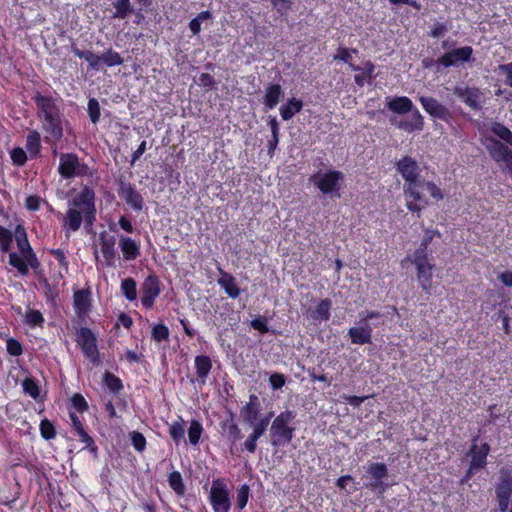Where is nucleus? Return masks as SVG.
Listing matches in <instances>:
<instances>
[{"label": "nucleus", "instance_id": "obj_49", "mask_svg": "<svg viewBox=\"0 0 512 512\" xmlns=\"http://www.w3.org/2000/svg\"><path fill=\"white\" fill-rule=\"evenodd\" d=\"M411 262L415 264L430 262L428 254V246H422L420 243L419 247L415 250L413 256L410 258Z\"/></svg>", "mask_w": 512, "mask_h": 512}, {"label": "nucleus", "instance_id": "obj_33", "mask_svg": "<svg viewBox=\"0 0 512 512\" xmlns=\"http://www.w3.org/2000/svg\"><path fill=\"white\" fill-rule=\"evenodd\" d=\"M348 335L353 344L364 345L372 343V334L365 328L351 327Z\"/></svg>", "mask_w": 512, "mask_h": 512}, {"label": "nucleus", "instance_id": "obj_32", "mask_svg": "<svg viewBox=\"0 0 512 512\" xmlns=\"http://www.w3.org/2000/svg\"><path fill=\"white\" fill-rule=\"evenodd\" d=\"M71 50L75 56L80 59H85L89 63L91 69L97 71L100 70V55H97L90 50H80L75 45H72Z\"/></svg>", "mask_w": 512, "mask_h": 512}, {"label": "nucleus", "instance_id": "obj_31", "mask_svg": "<svg viewBox=\"0 0 512 512\" xmlns=\"http://www.w3.org/2000/svg\"><path fill=\"white\" fill-rule=\"evenodd\" d=\"M488 150L491 157L497 162H504L512 154L511 149L497 140H492V145L488 147Z\"/></svg>", "mask_w": 512, "mask_h": 512}, {"label": "nucleus", "instance_id": "obj_45", "mask_svg": "<svg viewBox=\"0 0 512 512\" xmlns=\"http://www.w3.org/2000/svg\"><path fill=\"white\" fill-rule=\"evenodd\" d=\"M184 434L185 429L183 420L181 418L179 421H175L169 426V435L176 444H178L181 440L184 439Z\"/></svg>", "mask_w": 512, "mask_h": 512}, {"label": "nucleus", "instance_id": "obj_13", "mask_svg": "<svg viewBox=\"0 0 512 512\" xmlns=\"http://www.w3.org/2000/svg\"><path fill=\"white\" fill-rule=\"evenodd\" d=\"M141 303L147 308L151 309L154 306L156 298L160 295V282L157 276L149 275L144 280L142 287Z\"/></svg>", "mask_w": 512, "mask_h": 512}, {"label": "nucleus", "instance_id": "obj_2", "mask_svg": "<svg viewBox=\"0 0 512 512\" xmlns=\"http://www.w3.org/2000/svg\"><path fill=\"white\" fill-rule=\"evenodd\" d=\"M32 100L37 106V115L42 123V129L46 133L45 138L53 142L61 140L63 137L61 98L36 91Z\"/></svg>", "mask_w": 512, "mask_h": 512}, {"label": "nucleus", "instance_id": "obj_14", "mask_svg": "<svg viewBox=\"0 0 512 512\" xmlns=\"http://www.w3.org/2000/svg\"><path fill=\"white\" fill-rule=\"evenodd\" d=\"M473 49L471 46H464L451 50L442 55L436 63L444 67L456 66L459 63L469 62L472 58Z\"/></svg>", "mask_w": 512, "mask_h": 512}, {"label": "nucleus", "instance_id": "obj_15", "mask_svg": "<svg viewBox=\"0 0 512 512\" xmlns=\"http://www.w3.org/2000/svg\"><path fill=\"white\" fill-rule=\"evenodd\" d=\"M16 242L20 254L25 258V260L30 265V268L37 269L40 266V262L34 253L32 247L29 244L27 239L26 232L22 226H17L16 228Z\"/></svg>", "mask_w": 512, "mask_h": 512}, {"label": "nucleus", "instance_id": "obj_8", "mask_svg": "<svg viewBox=\"0 0 512 512\" xmlns=\"http://www.w3.org/2000/svg\"><path fill=\"white\" fill-rule=\"evenodd\" d=\"M75 341L80 346L84 356L94 365L100 363V353L97 346V338L94 332L87 327H80L76 330Z\"/></svg>", "mask_w": 512, "mask_h": 512}, {"label": "nucleus", "instance_id": "obj_16", "mask_svg": "<svg viewBox=\"0 0 512 512\" xmlns=\"http://www.w3.org/2000/svg\"><path fill=\"white\" fill-rule=\"evenodd\" d=\"M119 197L135 211H142L144 199L137 189L129 182H121L118 189Z\"/></svg>", "mask_w": 512, "mask_h": 512}, {"label": "nucleus", "instance_id": "obj_17", "mask_svg": "<svg viewBox=\"0 0 512 512\" xmlns=\"http://www.w3.org/2000/svg\"><path fill=\"white\" fill-rule=\"evenodd\" d=\"M420 103L423 109L433 118L440 119L445 122H449L452 118L450 110L440 103L438 100L432 97H420Z\"/></svg>", "mask_w": 512, "mask_h": 512}, {"label": "nucleus", "instance_id": "obj_1", "mask_svg": "<svg viewBox=\"0 0 512 512\" xmlns=\"http://www.w3.org/2000/svg\"><path fill=\"white\" fill-rule=\"evenodd\" d=\"M96 194L90 186H84L68 201V208L62 217V229L68 237L77 232L82 224L91 228L96 221Z\"/></svg>", "mask_w": 512, "mask_h": 512}, {"label": "nucleus", "instance_id": "obj_58", "mask_svg": "<svg viewBox=\"0 0 512 512\" xmlns=\"http://www.w3.org/2000/svg\"><path fill=\"white\" fill-rule=\"evenodd\" d=\"M78 436L80 438V441L85 444V448L89 449V451L93 454H96L98 451V448L93 440L92 437L88 435V433L84 430L79 431Z\"/></svg>", "mask_w": 512, "mask_h": 512}, {"label": "nucleus", "instance_id": "obj_59", "mask_svg": "<svg viewBox=\"0 0 512 512\" xmlns=\"http://www.w3.org/2000/svg\"><path fill=\"white\" fill-rule=\"evenodd\" d=\"M6 349L11 356H20L23 353L21 343L15 338L6 341Z\"/></svg>", "mask_w": 512, "mask_h": 512}, {"label": "nucleus", "instance_id": "obj_60", "mask_svg": "<svg viewBox=\"0 0 512 512\" xmlns=\"http://www.w3.org/2000/svg\"><path fill=\"white\" fill-rule=\"evenodd\" d=\"M71 404L73 408H75L80 413H83L88 410V404L85 398L79 393L73 395V397L71 398Z\"/></svg>", "mask_w": 512, "mask_h": 512}, {"label": "nucleus", "instance_id": "obj_7", "mask_svg": "<svg viewBox=\"0 0 512 512\" xmlns=\"http://www.w3.org/2000/svg\"><path fill=\"white\" fill-rule=\"evenodd\" d=\"M58 172L64 179L92 176L89 166L81 162L78 156L73 153H63L60 155Z\"/></svg>", "mask_w": 512, "mask_h": 512}, {"label": "nucleus", "instance_id": "obj_48", "mask_svg": "<svg viewBox=\"0 0 512 512\" xmlns=\"http://www.w3.org/2000/svg\"><path fill=\"white\" fill-rule=\"evenodd\" d=\"M104 382L113 393H119L123 389L121 380L110 372L104 374Z\"/></svg>", "mask_w": 512, "mask_h": 512}, {"label": "nucleus", "instance_id": "obj_24", "mask_svg": "<svg viewBox=\"0 0 512 512\" xmlns=\"http://www.w3.org/2000/svg\"><path fill=\"white\" fill-rule=\"evenodd\" d=\"M119 247L125 261H133L140 255V244L131 237L121 235Z\"/></svg>", "mask_w": 512, "mask_h": 512}, {"label": "nucleus", "instance_id": "obj_38", "mask_svg": "<svg viewBox=\"0 0 512 512\" xmlns=\"http://www.w3.org/2000/svg\"><path fill=\"white\" fill-rule=\"evenodd\" d=\"M382 317V314L378 311H368L366 313L359 314V321L356 323L357 328H365L369 330L370 334L373 332V326L370 323L373 319H379Z\"/></svg>", "mask_w": 512, "mask_h": 512}, {"label": "nucleus", "instance_id": "obj_56", "mask_svg": "<svg viewBox=\"0 0 512 512\" xmlns=\"http://www.w3.org/2000/svg\"><path fill=\"white\" fill-rule=\"evenodd\" d=\"M10 157L13 164L23 166L27 161V154L24 149L17 147L10 152Z\"/></svg>", "mask_w": 512, "mask_h": 512}, {"label": "nucleus", "instance_id": "obj_50", "mask_svg": "<svg viewBox=\"0 0 512 512\" xmlns=\"http://www.w3.org/2000/svg\"><path fill=\"white\" fill-rule=\"evenodd\" d=\"M87 111L92 123L96 124L101 116L100 105L96 98H90L88 101Z\"/></svg>", "mask_w": 512, "mask_h": 512}, {"label": "nucleus", "instance_id": "obj_39", "mask_svg": "<svg viewBox=\"0 0 512 512\" xmlns=\"http://www.w3.org/2000/svg\"><path fill=\"white\" fill-rule=\"evenodd\" d=\"M9 264L13 266L21 275H27L29 273L30 265L22 255H18L15 252L9 254Z\"/></svg>", "mask_w": 512, "mask_h": 512}, {"label": "nucleus", "instance_id": "obj_26", "mask_svg": "<svg viewBox=\"0 0 512 512\" xmlns=\"http://www.w3.org/2000/svg\"><path fill=\"white\" fill-rule=\"evenodd\" d=\"M387 108L393 113L404 115L416 109L410 98L406 96L388 98Z\"/></svg>", "mask_w": 512, "mask_h": 512}, {"label": "nucleus", "instance_id": "obj_54", "mask_svg": "<svg viewBox=\"0 0 512 512\" xmlns=\"http://www.w3.org/2000/svg\"><path fill=\"white\" fill-rule=\"evenodd\" d=\"M224 427L227 432V437L232 443H235L239 439H241V437H242L241 431L236 423L231 421L230 423L225 424Z\"/></svg>", "mask_w": 512, "mask_h": 512}, {"label": "nucleus", "instance_id": "obj_6", "mask_svg": "<svg viewBox=\"0 0 512 512\" xmlns=\"http://www.w3.org/2000/svg\"><path fill=\"white\" fill-rule=\"evenodd\" d=\"M397 171L401 174L405 180L404 194L406 196H416L419 198L416 188L417 183L421 180L419 178V166L418 163L411 157L405 156L401 158L397 164Z\"/></svg>", "mask_w": 512, "mask_h": 512}, {"label": "nucleus", "instance_id": "obj_46", "mask_svg": "<svg viewBox=\"0 0 512 512\" xmlns=\"http://www.w3.org/2000/svg\"><path fill=\"white\" fill-rule=\"evenodd\" d=\"M202 432V424L197 420H192L188 429L189 442L192 445H197L199 443Z\"/></svg>", "mask_w": 512, "mask_h": 512}, {"label": "nucleus", "instance_id": "obj_4", "mask_svg": "<svg viewBox=\"0 0 512 512\" xmlns=\"http://www.w3.org/2000/svg\"><path fill=\"white\" fill-rule=\"evenodd\" d=\"M344 178L341 171L330 169L314 173L310 176L309 181L323 194L339 198Z\"/></svg>", "mask_w": 512, "mask_h": 512}, {"label": "nucleus", "instance_id": "obj_44", "mask_svg": "<svg viewBox=\"0 0 512 512\" xmlns=\"http://www.w3.org/2000/svg\"><path fill=\"white\" fill-rule=\"evenodd\" d=\"M23 391L32 397L34 400H37L40 396V389L37 383V380L31 377L24 379L22 383Z\"/></svg>", "mask_w": 512, "mask_h": 512}, {"label": "nucleus", "instance_id": "obj_9", "mask_svg": "<svg viewBox=\"0 0 512 512\" xmlns=\"http://www.w3.org/2000/svg\"><path fill=\"white\" fill-rule=\"evenodd\" d=\"M209 501L214 512H229L231 500L227 485L221 479L212 482Z\"/></svg>", "mask_w": 512, "mask_h": 512}, {"label": "nucleus", "instance_id": "obj_25", "mask_svg": "<svg viewBox=\"0 0 512 512\" xmlns=\"http://www.w3.org/2000/svg\"><path fill=\"white\" fill-rule=\"evenodd\" d=\"M221 277L217 280L218 285L224 289L225 293L230 298H237L240 295V288L237 285L235 277L225 272L223 269L218 268Z\"/></svg>", "mask_w": 512, "mask_h": 512}, {"label": "nucleus", "instance_id": "obj_63", "mask_svg": "<svg viewBox=\"0 0 512 512\" xmlns=\"http://www.w3.org/2000/svg\"><path fill=\"white\" fill-rule=\"evenodd\" d=\"M448 29L449 28L445 23L437 22L429 32V35L433 38H439L442 37Z\"/></svg>", "mask_w": 512, "mask_h": 512}, {"label": "nucleus", "instance_id": "obj_20", "mask_svg": "<svg viewBox=\"0 0 512 512\" xmlns=\"http://www.w3.org/2000/svg\"><path fill=\"white\" fill-rule=\"evenodd\" d=\"M248 426L252 428V432L245 440L244 448L249 453H254L257 448L258 439L264 435L269 426V417H261L258 419L257 423L249 424Z\"/></svg>", "mask_w": 512, "mask_h": 512}, {"label": "nucleus", "instance_id": "obj_55", "mask_svg": "<svg viewBox=\"0 0 512 512\" xmlns=\"http://www.w3.org/2000/svg\"><path fill=\"white\" fill-rule=\"evenodd\" d=\"M12 243V233L0 226V249L3 251V252H7L10 248V245Z\"/></svg>", "mask_w": 512, "mask_h": 512}, {"label": "nucleus", "instance_id": "obj_11", "mask_svg": "<svg viewBox=\"0 0 512 512\" xmlns=\"http://www.w3.org/2000/svg\"><path fill=\"white\" fill-rule=\"evenodd\" d=\"M496 497L501 512H506L509 507L512 494V470L502 468L500 470V481L495 488Z\"/></svg>", "mask_w": 512, "mask_h": 512}, {"label": "nucleus", "instance_id": "obj_52", "mask_svg": "<svg viewBox=\"0 0 512 512\" xmlns=\"http://www.w3.org/2000/svg\"><path fill=\"white\" fill-rule=\"evenodd\" d=\"M39 428H40L41 436L45 440H50V439L55 438V436H56L55 427L52 424V422H50L48 419H43L40 422V427Z\"/></svg>", "mask_w": 512, "mask_h": 512}, {"label": "nucleus", "instance_id": "obj_53", "mask_svg": "<svg viewBox=\"0 0 512 512\" xmlns=\"http://www.w3.org/2000/svg\"><path fill=\"white\" fill-rule=\"evenodd\" d=\"M130 439L134 449L137 452H143L146 449V439L144 435L138 431H132L130 433Z\"/></svg>", "mask_w": 512, "mask_h": 512}, {"label": "nucleus", "instance_id": "obj_62", "mask_svg": "<svg viewBox=\"0 0 512 512\" xmlns=\"http://www.w3.org/2000/svg\"><path fill=\"white\" fill-rule=\"evenodd\" d=\"M273 7L281 14H287L291 8L290 0H270Z\"/></svg>", "mask_w": 512, "mask_h": 512}, {"label": "nucleus", "instance_id": "obj_47", "mask_svg": "<svg viewBox=\"0 0 512 512\" xmlns=\"http://www.w3.org/2000/svg\"><path fill=\"white\" fill-rule=\"evenodd\" d=\"M170 335L169 329L165 324H155L151 331L152 339L158 343L168 340Z\"/></svg>", "mask_w": 512, "mask_h": 512}, {"label": "nucleus", "instance_id": "obj_41", "mask_svg": "<svg viewBox=\"0 0 512 512\" xmlns=\"http://www.w3.org/2000/svg\"><path fill=\"white\" fill-rule=\"evenodd\" d=\"M122 63L123 58L121 55L112 49H108L100 55V65L105 64L108 67H113L121 65Z\"/></svg>", "mask_w": 512, "mask_h": 512}, {"label": "nucleus", "instance_id": "obj_19", "mask_svg": "<svg viewBox=\"0 0 512 512\" xmlns=\"http://www.w3.org/2000/svg\"><path fill=\"white\" fill-rule=\"evenodd\" d=\"M261 403L257 395L251 394L249 401L240 409V417L244 424H255L260 417Z\"/></svg>", "mask_w": 512, "mask_h": 512}, {"label": "nucleus", "instance_id": "obj_61", "mask_svg": "<svg viewBox=\"0 0 512 512\" xmlns=\"http://www.w3.org/2000/svg\"><path fill=\"white\" fill-rule=\"evenodd\" d=\"M269 382L272 389L277 390L282 388L285 385L286 379L285 376L281 373H273L269 377Z\"/></svg>", "mask_w": 512, "mask_h": 512}, {"label": "nucleus", "instance_id": "obj_30", "mask_svg": "<svg viewBox=\"0 0 512 512\" xmlns=\"http://www.w3.org/2000/svg\"><path fill=\"white\" fill-rule=\"evenodd\" d=\"M303 108V102L296 98H290L285 104L280 106V115L283 120H290L295 114L300 112Z\"/></svg>", "mask_w": 512, "mask_h": 512}, {"label": "nucleus", "instance_id": "obj_29", "mask_svg": "<svg viewBox=\"0 0 512 512\" xmlns=\"http://www.w3.org/2000/svg\"><path fill=\"white\" fill-rule=\"evenodd\" d=\"M331 306L332 302L330 299H323L318 303V305L315 308L308 310L309 317L314 322L327 321L330 318Z\"/></svg>", "mask_w": 512, "mask_h": 512}, {"label": "nucleus", "instance_id": "obj_51", "mask_svg": "<svg viewBox=\"0 0 512 512\" xmlns=\"http://www.w3.org/2000/svg\"><path fill=\"white\" fill-rule=\"evenodd\" d=\"M26 323L31 326H42L44 323V317L39 310L29 309L25 315Z\"/></svg>", "mask_w": 512, "mask_h": 512}, {"label": "nucleus", "instance_id": "obj_22", "mask_svg": "<svg viewBox=\"0 0 512 512\" xmlns=\"http://www.w3.org/2000/svg\"><path fill=\"white\" fill-rule=\"evenodd\" d=\"M490 451V446L488 443H483L480 447L476 444H473L470 449L471 454V462H470V471L482 469L486 466V458Z\"/></svg>", "mask_w": 512, "mask_h": 512}, {"label": "nucleus", "instance_id": "obj_5", "mask_svg": "<svg viewBox=\"0 0 512 512\" xmlns=\"http://www.w3.org/2000/svg\"><path fill=\"white\" fill-rule=\"evenodd\" d=\"M416 186V192L419 198L416 196H406L407 208L411 212H420L428 205L425 192L429 193V195L437 201L444 197L440 188L432 181L420 180Z\"/></svg>", "mask_w": 512, "mask_h": 512}, {"label": "nucleus", "instance_id": "obj_27", "mask_svg": "<svg viewBox=\"0 0 512 512\" xmlns=\"http://www.w3.org/2000/svg\"><path fill=\"white\" fill-rule=\"evenodd\" d=\"M283 97V90L279 84H270L266 87L263 97V103L266 109H273Z\"/></svg>", "mask_w": 512, "mask_h": 512}, {"label": "nucleus", "instance_id": "obj_34", "mask_svg": "<svg viewBox=\"0 0 512 512\" xmlns=\"http://www.w3.org/2000/svg\"><path fill=\"white\" fill-rule=\"evenodd\" d=\"M366 477L376 479L377 481L388 477V468L384 463L371 462L366 467Z\"/></svg>", "mask_w": 512, "mask_h": 512}, {"label": "nucleus", "instance_id": "obj_37", "mask_svg": "<svg viewBox=\"0 0 512 512\" xmlns=\"http://www.w3.org/2000/svg\"><path fill=\"white\" fill-rule=\"evenodd\" d=\"M268 124L271 129L272 136H271V139H269L267 146H268V153L270 155H272L279 143V123H278L276 117L270 116Z\"/></svg>", "mask_w": 512, "mask_h": 512}, {"label": "nucleus", "instance_id": "obj_28", "mask_svg": "<svg viewBox=\"0 0 512 512\" xmlns=\"http://www.w3.org/2000/svg\"><path fill=\"white\" fill-rule=\"evenodd\" d=\"M90 292L78 290L74 293V309L79 317H85L90 310Z\"/></svg>", "mask_w": 512, "mask_h": 512}, {"label": "nucleus", "instance_id": "obj_42", "mask_svg": "<svg viewBox=\"0 0 512 512\" xmlns=\"http://www.w3.org/2000/svg\"><path fill=\"white\" fill-rule=\"evenodd\" d=\"M491 131L502 141L512 146V131L508 129L504 124L499 122L494 123L491 127Z\"/></svg>", "mask_w": 512, "mask_h": 512}, {"label": "nucleus", "instance_id": "obj_21", "mask_svg": "<svg viewBox=\"0 0 512 512\" xmlns=\"http://www.w3.org/2000/svg\"><path fill=\"white\" fill-rule=\"evenodd\" d=\"M197 378L192 380L196 382L200 387L204 386L207 382L208 375L212 369V361L209 356L198 355L194 360Z\"/></svg>", "mask_w": 512, "mask_h": 512}, {"label": "nucleus", "instance_id": "obj_23", "mask_svg": "<svg viewBox=\"0 0 512 512\" xmlns=\"http://www.w3.org/2000/svg\"><path fill=\"white\" fill-rule=\"evenodd\" d=\"M415 266L417 269V279L420 284V287L427 294H430L434 264L430 261V262L415 264Z\"/></svg>", "mask_w": 512, "mask_h": 512}, {"label": "nucleus", "instance_id": "obj_43", "mask_svg": "<svg viewBox=\"0 0 512 512\" xmlns=\"http://www.w3.org/2000/svg\"><path fill=\"white\" fill-rule=\"evenodd\" d=\"M113 6L116 10L114 18L125 19L133 11L130 0H116Z\"/></svg>", "mask_w": 512, "mask_h": 512}, {"label": "nucleus", "instance_id": "obj_64", "mask_svg": "<svg viewBox=\"0 0 512 512\" xmlns=\"http://www.w3.org/2000/svg\"><path fill=\"white\" fill-rule=\"evenodd\" d=\"M499 71L506 76V84L512 88V62L501 64L498 67Z\"/></svg>", "mask_w": 512, "mask_h": 512}, {"label": "nucleus", "instance_id": "obj_36", "mask_svg": "<svg viewBox=\"0 0 512 512\" xmlns=\"http://www.w3.org/2000/svg\"><path fill=\"white\" fill-rule=\"evenodd\" d=\"M41 148L40 134L36 130H32L28 133L26 139V149L29 151L32 157L37 156Z\"/></svg>", "mask_w": 512, "mask_h": 512}, {"label": "nucleus", "instance_id": "obj_10", "mask_svg": "<svg viewBox=\"0 0 512 512\" xmlns=\"http://www.w3.org/2000/svg\"><path fill=\"white\" fill-rule=\"evenodd\" d=\"M453 94L465 103L471 110L478 111L482 109L484 96L478 87H470L465 83L456 85L453 88Z\"/></svg>", "mask_w": 512, "mask_h": 512}, {"label": "nucleus", "instance_id": "obj_40", "mask_svg": "<svg viewBox=\"0 0 512 512\" xmlns=\"http://www.w3.org/2000/svg\"><path fill=\"white\" fill-rule=\"evenodd\" d=\"M121 292L128 301H134L137 298V284L133 278H125L121 282Z\"/></svg>", "mask_w": 512, "mask_h": 512}, {"label": "nucleus", "instance_id": "obj_35", "mask_svg": "<svg viewBox=\"0 0 512 512\" xmlns=\"http://www.w3.org/2000/svg\"><path fill=\"white\" fill-rule=\"evenodd\" d=\"M168 483L170 488L179 496H183L186 491L182 475L179 471H172L168 475Z\"/></svg>", "mask_w": 512, "mask_h": 512}, {"label": "nucleus", "instance_id": "obj_18", "mask_svg": "<svg viewBox=\"0 0 512 512\" xmlns=\"http://www.w3.org/2000/svg\"><path fill=\"white\" fill-rule=\"evenodd\" d=\"M99 243L101 253L104 258V265L107 267H114L116 262V238L110 235L107 231L99 234Z\"/></svg>", "mask_w": 512, "mask_h": 512}, {"label": "nucleus", "instance_id": "obj_12", "mask_svg": "<svg viewBox=\"0 0 512 512\" xmlns=\"http://www.w3.org/2000/svg\"><path fill=\"white\" fill-rule=\"evenodd\" d=\"M404 115L405 116L401 118L391 117V124L408 133L421 131L423 129L424 120L417 108Z\"/></svg>", "mask_w": 512, "mask_h": 512}, {"label": "nucleus", "instance_id": "obj_57", "mask_svg": "<svg viewBox=\"0 0 512 512\" xmlns=\"http://www.w3.org/2000/svg\"><path fill=\"white\" fill-rule=\"evenodd\" d=\"M249 486L244 484L240 487L237 493V507L242 510L245 508L249 498Z\"/></svg>", "mask_w": 512, "mask_h": 512}, {"label": "nucleus", "instance_id": "obj_3", "mask_svg": "<svg viewBox=\"0 0 512 512\" xmlns=\"http://www.w3.org/2000/svg\"><path fill=\"white\" fill-rule=\"evenodd\" d=\"M294 418L295 413L291 410L283 411L274 418L269 431L270 443L273 447H284L292 441L295 428L290 424Z\"/></svg>", "mask_w": 512, "mask_h": 512}]
</instances>
